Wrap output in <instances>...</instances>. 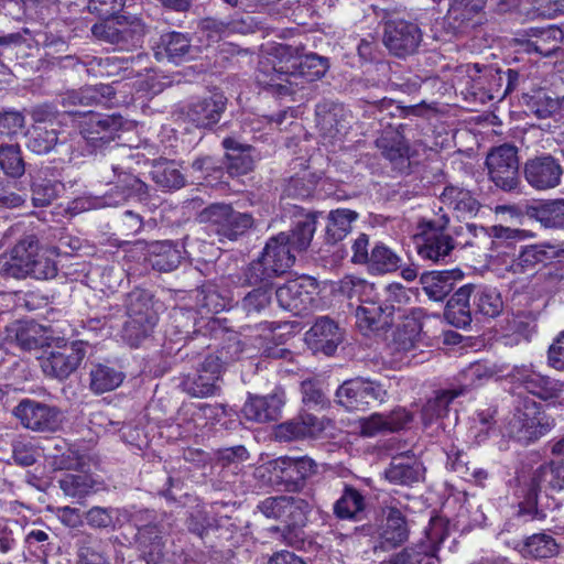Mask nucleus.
<instances>
[{
  "label": "nucleus",
  "instance_id": "7c9ffc66",
  "mask_svg": "<svg viewBox=\"0 0 564 564\" xmlns=\"http://www.w3.org/2000/svg\"><path fill=\"white\" fill-rule=\"evenodd\" d=\"M462 279L463 272L459 269L432 271L421 276V283L431 300L443 301Z\"/></svg>",
  "mask_w": 564,
  "mask_h": 564
},
{
  "label": "nucleus",
  "instance_id": "7ed1b4c3",
  "mask_svg": "<svg viewBox=\"0 0 564 564\" xmlns=\"http://www.w3.org/2000/svg\"><path fill=\"white\" fill-rule=\"evenodd\" d=\"M115 180L108 183H116V186L101 196L85 194L69 202L67 210L70 215H78L85 212L106 207H117L123 204L128 198H145L148 185L137 176L119 171V167L112 166Z\"/></svg>",
  "mask_w": 564,
  "mask_h": 564
},
{
  "label": "nucleus",
  "instance_id": "6ab92c4d",
  "mask_svg": "<svg viewBox=\"0 0 564 564\" xmlns=\"http://www.w3.org/2000/svg\"><path fill=\"white\" fill-rule=\"evenodd\" d=\"M318 127L324 141H341L348 133L352 120L351 113L341 105H332L328 110L317 108Z\"/></svg>",
  "mask_w": 564,
  "mask_h": 564
},
{
  "label": "nucleus",
  "instance_id": "338daca9",
  "mask_svg": "<svg viewBox=\"0 0 564 564\" xmlns=\"http://www.w3.org/2000/svg\"><path fill=\"white\" fill-rule=\"evenodd\" d=\"M25 116L15 109H8L0 112V134L9 138L24 134Z\"/></svg>",
  "mask_w": 564,
  "mask_h": 564
},
{
  "label": "nucleus",
  "instance_id": "f704fd0d",
  "mask_svg": "<svg viewBox=\"0 0 564 564\" xmlns=\"http://www.w3.org/2000/svg\"><path fill=\"white\" fill-rule=\"evenodd\" d=\"M562 36V31L555 26L530 29L525 51L542 56H551L560 48Z\"/></svg>",
  "mask_w": 564,
  "mask_h": 564
},
{
  "label": "nucleus",
  "instance_id": "603ef678",
  "mask_svg": "<svg viewBox=\"0 0 564 564\" xmlns=\"http://www.w3.org/2000/svg\"><path fill=\"white\" fill-rule=\"evenodd\" d=\"M365 508L364 496L352 487H346L334 505V512L340 519H355Z\"/></svg>",
  "mask_w": 564,
  "mask_h": 564
},
{
  "label": "nucleus",
  "instance_id": "58836bf2",
  "mask_svg": "<svg viewBox=\"0 0 564 564\" xmlns=\"http://www.w3.org/2000/svg\"><path fill=\"white\" fill-rule=\"evenodd\" d=\"M414 296L415 292L412 289H406L401 283L393 282L382 288L380 305H382L388 317L393 321L394 314L402 313Z\"/></svg>",
  "mask_w": 564,
  "mask_h": 564
},
{
  "label": "nucleus",
  "instance_id": "2eb2a0df",
  "mask_svg": "<svg viewBox=\"0 0 564 564\" xmlns=\"http://www.w3.org/2000/svg\"><path fill=\"white\" fill-rule=\"evenodd\" d=\"M563 167L552 155L545 154L530 159L524 165V177L530 186L538 191L555 188L560 185Z\"/></svg>",
  "mask_w": 564,
  "mask_h": 564
},
{
  "label": "nucleus",
  "instance_id": "ea45409f",
  "mask_svg": "<svg viewBox=\"0 0 564 564\" xmlns=\"http://www.w3.org/2000/svg\"><path fill=\"white\" fill-rule=\"evenodd\" d=\"M149 264L162 272L176 269L181 262V251L170 241H155L149 246Z\"/></svg>",
  "mask_w": 564,
  "mask_h": 564
},
{
  "label": "nucleus",
  "instance_id": "f3484780",
  "mask_svg": "<svg viewBox=\"0 0 564 564\" xmlns=\"http://www.w3.org/2000/svg\"><path fill=\"white\" fill-rule=\"evenodd\" d=\"M225 414L219 404L203 402L183 404L177 413V423L185 435L196 434L207 425H213Z\"/></svg>",
  "mask_w": 564,
  "mask_h": 564
},
{
  "label": "nucleus",
  "instance_id": "37998d69",
  "mask_svg": "<svg viewBox=\"0 0 564 564\" xmlns=\"http://www.w3.org/2000/svg\"><path fill=\"white\" fill-rule=\"evenodd\" d=\"M502 310V296L496 288L488 285L475 286L473 312L487 317H496Z\"/></svg>",
  "mask_w": 564,
  "mask_h": 564
},
{
  "label": "nucleus",
  "instance_id": "9d476101",
  "mask_svg": "<svg viewBox=\"0 0 564 564\" xmlns=\"http://www.w3.org/2000/svg\"><path fill=\"white\" fill-rule=\"evenodd\" d=\"M488 175L495 185L503 191H512L519 184L518 150L511 144L494 148L487 155Z\"/></svg>",
  "mask_w": 564,
  "mask_h": 564
},
{
  "label": "nucleus",
  "instance_id": "8fccbe9b",
  "mask_svg": "<svg viewBox=\"0 0 564 564\" xmlns=\"http://www.w3.org/2000/svg\"><path fill=\"white\" fill-rule=\"evenodd\" d=\"M523 98L528 109L540 119L558 115V99L553 98L545 89L532 90Z\"/></svg>",
  "mask_w": 564,
  "mask_h": 564
},
{
  "label": "nucleus",
  "instance_id": "13d9d810",
  "mask_svg": "<svg viewBox=\"0 0 564 564\" xmlns=\"http://www.w3.org/2000/svg\"><path fill=\"white\" fill-rule=\"evenodd\" d=\"M59 488L72 498H83L89 495L94 489V480L87 474H66L59 481Z\"/></svg>",
  "mask_w": 564,
  "mask_h": 564
},
{
  "label": "nucleus",
  "instance_id": "0e129e2a",
  "mask_svg": "<svg viewBox=\"0 0 564 564\" xmlns=\"http://www.w3.org/2000/svg\"><path fill=\"white\" fill-rule=\"evenodd\" d=\"M0 166L10 177L18 178L24 174V162L19 145H8L0 150Z\"/></svg>",
  "mask_w": 564,
  "mask_h": 564
},
{
  "label": "nucleus",
  "instance_id": "4d7b16f0",
  "mask_svg": "<svg viewBox=\"0 0 564 564\" xmlns=\"http://www.w3.org/2000/svg\"><path fill=\"white\" fill-rule=\"evenodd\" d=\"M283 507L281 522L288 528L301 527L305 523L307 513L311 511V505L304 499L286 496Z\"/></svg>",
  "mask_w": 564,
  "mask_h": 564
},
{
  "label": "nucleus",
  "instance_id": "5fc2aeb1",
  "mask_svg": "<svg viewBox=\"0 0 564 564\" xmlns=\"http://www.w3.org/2000/svg\"><path fill=\"white\" fill-rule=\"evenodd\" d=\"M318 214L310 213L305 215L302 219H300L290 236V245L296 251L305 250L314 236L316 230V218Z\"/></svg>",
  "mask_w": 564,
  "mask_h": 564
},
{
  "label": "nucleus",
  "instance_id": "0eeeda50",
  "mask_svg": "<svg viewBox=\"0 0 564 564\" xmlns=\"http://www.w3.org/2000/svg\"><path fill=\"white\" fill-rule=\"evenodd\" d=\"M198 220L218 236L229 240L237 239L253 225L250 214L236 212L230 205L224 203L212 204L204 208L198 215Z\"/></svg>",
  "mask_w": 564,
  "mask_h": 564
},
{
  "label": "nucleus",
  "instance_id": "72a5a7b5",
  "mask_svg": "<svg viewBox=\"0 0 564 564\" xmlns=\"http://www.w3.org/2000/svg\"><path fill=\"white\" fill-rule=\"evenodd\" d=\"M424 468L412 457H394L386 470V478L395 485L411 486L423 477Z\"/></svg>",
  "mask_w": 564,
  "mask_h": 564
},
{
  "label": "nucleus",
  "instance_id": "f03ea898",
  "mask_svg": "<svg viewBox=\"0 0 564 564\" xmlns=\"http://www.w3.org/2000/svg\"><path fill=\"white\" fill-rule=\"evenodd\" d=\"M113 95V89L108 85L86 86L80 89L68 90L61 97V102L65 110L69 113L84 115V126L80 137L77 141H84L91 147L93 152L115 140L117 132L121 126L118 118L111 116H102L93 111H77L76 106H91L106 104Z\"/></svg>",
  "mask_w": 564,
  "mask_h": 564
},
{
  "label": "nucleus",
  "instance_id": "c85d7f7f",
  "mask_svg": "<svg viewBox=\"0 0 564 564\" xmlns=\"http://www.w3.org/2000/svg\"><path fill=\"white\" fill-rule=\"evenodd\" d=\"M196 52V47L191 44L186 34L170 32L161 35L155 55L158 59L165 56L169 61L178 64L194 58Z\"/></svg>",
  "mask_w": 564,
  "mask_h": 564
},
{
  "label": "nucleus",
  "instance_id": "e2e57ef3",
  "mask_svg": "<svg viewBox=\"0 0 564 564\" xmlns=\"http://www.w3.org/2000/svg\"><path fill=\"white\" fill-rule=\"evenodd\" d=\"M196 306L200 315L216 314L227 306L226 300L212 286H204L196 292Z\"/></svg>",
  "mask_w": 564,
  "mask_h": 564
},
{
  "label": "nucleus",
  "instance_id": "864d4df0",
  "mask_svg": "<svg viewBox=\"0 0 564 564\" xmlns=\"http://www.w3.org/2000/svg\"><path fill=\"white\" fill-rule=\"evenodd\" d=\"M123 381V373L108 366L98 365L90 372V387L96 393L115 390Z\"/></svg>",
  "mask_w": 564,
  "mask_h": 564
},
{
  "label": "nucleus",
  "instance_id": "49530a36",
  "mask_svg": "<svg viewBox=\"0 0 564 564\" xmlns=\"http://www.w3.org/2000/svg\"><path fill=\"white\" fill-rule=\"evenodd\" d=\"M558 544L555 539L547 533H534L528 536L520 549L524 557L550 558L558 553Z\"/></svg>",
  "mask_w": 564,
  "mask_h": 564
},
{
  "label": "nucleus",
  "instance_id": "09e8293b",
  "mask_svg": "<svg viewBox=\"0 0 564 564\" xmlns=\"http://www.w3.org/2000/svg\"><path fill=\"white\" fill-rule=\"evenodd\" d=\"M358 214L346 208L332 210L327 216L326 235L332 242L344 239L351 230V224L357 219Z\"/></svg>",
  "mask_w": 564,
  "mask_h": 564
},
{
  "label": "nucleus",
  "instance_id": "4be33fe9",
  "mask_svg": "<svg viewBox=\"0 0 564 564\" xmlns=\"http://www.w3.org/2000/svg\"><path fill=\"white\" fill-rule=\"evenodd\" d=\"M275 476L285 484L297 486L316 473L315 462L307 457L281 456L271 462Z\"/></svg>",
  "mask_w": 564,
  "mask_h": 564
},
{
  "label": "nucleus",
  "instance_id": "aec40b11",
  "mask_svg": "<svg viewBox=\"0 0 564 564\" xmlns=\"http://www.w3.org/2000/svg\"><path fill=\"white\" fill-rule=\"evenodd\" d=\"M221 376V362L218 357L208 356L193 378L185 381L187 392L194 397L204 398L218 390Z\"/></svg>",
  "mask_w": 564,
  "mask_h": 564
},
{
  "label": "nucleus",
  "instance_id": "bf43d9fd",
  "mask_svg": "<svg viewBox=\"0 0 564 564\" xmlns=\"http://www.w3.org/2000/svg\"><path fill=\"white\" fill-rule=\"evenodd\" d=\"M192 170L197 180H204L209 185L223 181L225 172L219 160L214 156H200L192 163Z\"/></svg>",
  "mask_w": 564,
  "mask_h": 564
},
{
  "label": "nucleus",
  "instance_id": "774afa93",
  "mask_svg": "<svg viewBox=\"0 0 564 564\" xmlns=\"http://www.w3.org/2000/svg\"><path fill=\"white\" fill-rule=\"evenodd\" d=\"M248 458V451L243 446L223 448L217 453V464L232 474H238L241 469L240 465Z\"/></svg>",
  "mask_w": 564,
  "mask_h": 564
},
{
  "label": "nucleus",
  "instance_id": "f257e3e1",
  "mask_svg": "<svg viewBox=\"0 0 564 564\" xmlns=\"http://www.w3.org/2000/svg\"><path fill=\"white\" fill-rule=\"evenodd\" d=\"M327 68L325 58L314 54L302 56L297 47L279 44L260 57L256 80L279 97L291 96L305 84L322 78Z\"/></svg>",
  "mask_w": 564,
  "mask_h": 564
},
{
  "label": "nucleus",
  "instance_id": "b1692460",
  "mask_svg": "<svg viewBox=\"0 0 564 564\" xmlns=\"http://www.w3.org/2000/svg\"><path fill=\"white\" fill-rule=\"evenodd\" d=\"M513 368L500 361H476L470 364L462 372L465 384L469 387L481 386L490 379H507L512 384Z\"/></svg>",
  "mask_w": 564,
  "mask_h": 564
},
{
  "label": "nucleus",
  "instance_id": "423d86ee",
  "mask_svg": "<svg viewBox=\"0 0 564 564\" xmlns=\"http://www.w3.org/2000/svg\"><path fill=\"white\" fill-rule=\"evenodd\" d=\"M85 344L80 340L47 345L39 357L45 376L64 380L73 373L85 358Z\"/></svg>",
  "mask_w": 564,
  "mask_h": 564
},
{
  "label": "nucleus",
  "instance_id": "4c0bfd02",
  "mask_svg": "<svg viewBox=\"0 0 564 564\" xmlns=\"http://www.w3.org/2000/svg\"><path fill=\"white\" fill-rule=\"evenodd\" d=\"M224 148L229 151L227 158V173L231 176L247 174L253 169L254 159L251 147H241L236 140L227 138L223 141Z\"/></svg>",
  "mask_w": 564,
  "mask_h": 564
},
{
  "label": "nucleus",
  "instance_id": "a878e982",
  "mask_svg": "<svg viewBox=\"0 0 564 564\" xmlns=\"http://www.w3.org/2000/svg\"><path fill=\"white\" fill-rule=\"evenodd\" d=\"M305 341L312 349L332 355L341 341V334L333 319L323 316L305 333Z\"/></svg>",
  "mask_w": 564,
  "mask_h": 564
},
{
  "label": "nucleus",
  "instance_id": "a19ab883",
  "mask_svg": "<svg viewBox=\"0 0 564 564\" xmlns=\"http://www.w3.org/2000/svg\"><path fill=\"white\" fill-rule=\"evenodd\" d=\"M401 257L382 242H376L370 249V259L367 264L373 274H387L401 268Z\"/></svg>",
  "mask_w": 564,
  "mask_h": 564
},
{
  "label": "nucleus",
  "instance_id": "c03bdc74",
  "mask_svg": "<svg viewBox=\"0 0 564 564\" xmlns=\"http://www.w3.org/2000/svg\"><path fill=\"white\" fill-rule=\"evenodd\" d=\"M386 523L382 528V543L388 547H395L408 539V527L400 510L394 507L387 509Z\"/></svg>",
  "mask_w": 564,
  "mask_h": 564
},
{
  "label": "nucleus",
  "instance_id": "2f4dec72",
  "mask_svg": "<svg viewBox=\"0 0 564 564\" xmlns=\"http://www.w3.org/2000/svg\"><path fill=\"white\" fill-rule=\"evenodd\" d=\"M429 545H421L417 549H405L390 561L381 564H421L424 556L434 557L440 544L444 540V533L441 527L432 523L427 532Z\"/></svg>",
  "mask_w": 564,
  "mask_h": 564
},
{
  "label": "nucleus",
  "instance_id": "052dcab7",
  "mask_svg": "<svg viewBox=\"0 0 564 564\" xmlns=\"http://www.w3.org/2000/svg\"><path fill=\"white\" fill-rule=\"evenodd\" d=\"M139 538L142 544L149 542V551H144L148 564H158L163 557V543L161 531L156 525H145L139 529Z\"/></svg>",
  "mask_w": 564,
  "mask_h": 564
},
{
  "label": "nucleus",
  "instance_id": "f8f14e48",
  "mask_svg": "<svg viewBox=\"0 0 564 564\" xmlns=\"http://www.w3.org/2000/svg\"><path fill=\"white\" fill-rule=\"evenodd\" d=\"M13 414L23 427L34 432H55L62 422L57 408L31 399L20 401Z\"/></svg>",
  "mask_w": 564,
  "mask_h": 564
},
{
  "label": "nucleus",
  "instance_id": "c756f323",
  "mask_svg": "<svg viewBox=\"0 0 564 564\" xmlns=\"http://www.w3.org/2000/svg\"><path fill=\"white\" fill-rule=\"evenodd\" d=\"M225 107L226 97L217 93L193 102L187 115L197 127L208 128L219 121Z\"/></svg>",
  "mask_w": 564,
  "mask_h": 564
},
{
  "label": "nucleus",
  "instance_id": "680f3d73",
  "mask_svg": "<svg viewBox=\"0 0 564 564\" xmlns=\"http://www.w3.org/2000/svg\"><path fill=\"white\" fill-rule=\"evenodd\" d=\"M80 564H110L104 543L96 538L85 536L78 549Z\"/></svg>",
  "mask_w": 564,
  "mask_h": 564
},
{
  "label": "nucleus",
  "instance_id": "6e6552de",
  "mask_svg": "<svg viewBox=\"0 0 564 564\" xmlns=\"http://www.w3.org/2000/svg\"><path fill=\"white\" fill-rule=\"evenodd\" d=\"M564 490V458L557 463L540 466L533 474L531 487L524 501L519 503V516L534 519L538 513V492Z\"/></svg>",
  "mask_w": 564,
  "mask_h": 564
},
{
  "label": "nucleus",
  "instance_id": "bb28decb",
  "mask_svg": "<svg viewBox=\"0 0 564 564\" xmlns=\"http://www.w3.org/2000/svg\"><path fill=\"white\" fill-rule=\"evenodd\" d=\"M325 430L323 419L311 413H302L297 417L276 426L275 436L280 441L289 442L305 437H315Z\"/></svg>",
  "mask_w": 564,
  "mask_h": 564
},
{
  "label": "nucleus",
  "instance_id": "ddd939ff",
  "mask_svg": "<svg viewBox=\"0 0 564 564\" xmlns=\"http://www.w3.org/2000/svg\"><path fill=\"white\" fill-rule=\"evenodd\" d=\"M512 386L542 400H552L564 391V382L536 372L531 366H514Z\"/></svg>",
  "mask_w": 564,
  "mask_h": 564
},
{
  "label": "nucleus",
  "instance_id": "4468645a",
  "mask_svg": "<svg viewBox=\"0 0 564 564\" xmlns=\"http://www.w3.org/2000/svg\"><path fill=\"white\" fill-rule=\"evenodd\" d=\"M422 40V33L415 23L404 20H391L384 25L383 43L397 56L414 53Z\"/></svg>",
  "mask_w": 564,
  "mask_h": 564
},
{
  "label": "nucleus",
  "instance_id": "a211bd4d",
  "mask_svg": "<svg viewBox=\"0 0 564 564\" xmlns=\"http://www.w3.org/2000/svg\"><path fill=\"white\" fill-rule=\"evenodd\" d=\"M557 256L555 247L550 245H530L521 249L518 257L501 258L506 270L513 274L534 271L539 264H545Z\"/></svg>",
  "mask_w": 564,
  "mask_h": 564
},
{
  "label": "nucleus",
  "instance_id": "1a4fd4ad",
  "mask_svg": "<svg viewBox=\"0 0 564 564\" xmlns=\"http://www.w3.org/2000/svg\"><path fill=\"white\" fill-rule=\"evenodd\" d=\"M544 415L540 411L538 403L531 399L522 402L521 406L516 409L512 417L506 425V431L511 438L521 443H530L549 430V424L543 423Z\"/></svg>",
  "mask_w": 564,
  "mask_h": 564
},
{
  "label": "nucleus",
  "instance_id": "a18cd8bd",
  "mask_svg": "<svg viewBox=\"0 0 564 564\" xmlns=\"http://www.w3.org/2000/svg\"><path fill=\"white\" fill-rule=\"evenodd\" d=\"M463 394L462 389L441 390L427 400L422 409V420L425 425L447 415L452 401Z\"/></svg>",
  "mask_w": 564,
  "mask_h": 564
},
{
  "label": "nucleus",
  "instance_id": "5701e85b",
  "mask_svg": "<svg viewBox=\"0 0 564 564\" xmlns=\"http://www.w3.org/2000/svg\"><path fill=\"white\" fill-rule=\"evenodd\" d=\"M440 200L458 219L476 217L481 208L475 195L467 188L458 185H447L440 194Z\"/></svg>",
  "mask_w": 564,
  "mask_h": 564
},
{
  "label": "nucleus",
  "instance_id": "69168bd1",
  "mask_svg": "<svg viewBox=\"0 0 564 564\" xmlns=\"http://www.w3.org/2000/svg\"><path fill=\"white\" fill-rule=\"evenodd\" d=\"M57 132L39 127L33 128L28 141V148L36 154H46L57 144Z\"/></svg>",
  "mask_w": 564,
  "mask_h": 564
},
{
  "label": "nucleus",
  "instance_id": "412c9836",
  "mask_svg": "<svg viewBox=\"0 0 564 564\" xmlns=\"http://www.w3.org/2000/svg\"><path fill=\"white\" fill-rule=\"evenodd\" d=\"M284 404V394L281 390L265 397H249L242 408V415L251 422L264 423L280 417Z\"/></svg>",
  "mask_w": 564,
  "mask_h": 564
},
{
  "label": "nucleus",
  "instance_id": "473e14b6",
  "mask_svg": "<svg viewBox=\"0 0 564 564\" xmlns=\"http://www.w3.org/2000/svg\"><path fill=\"white\" fill-rule=\"evenodd\" d=\"M39 251V242L35 237L28 236L20 240L12 249L10 259L6 264L7 273L15 279L26 278L28 273L20 271L24 270V265L31 268Z\"/></svg>",
  "mask_w": 564,
  "mask_h": 564
},
{
  "label": "nucleus",
  "instance_id": "79ce46f5",
  "mask_svg": "<svg viewBox=\"0 0 564 564\" xmlns=\"http://www.w3.org/2000/svg\"><path fill=\"white\" fill-rule=\"evenodd\" d=\"M422 312L419 308H412L410 315L401 314L399 317H405V321L398 327L394 343L398 350L410 351L416 346V341L422 330Z\"/></svg>",
  "mask_w": 564,
  "mask_h": 564
},
{
  "label": "nucleus",
  "instance_id": "20e7f679",
  "mask_svg": "<svg viewBox=\"0 0 564 564\" xmlns=\"http://www.w3.org/2000/svg\"><path fill=\"white\" fill-rule=\"evenodd\" d=\"M126 307L128 319L122 329V337L131 347H138L151 335L158 323L152 294L135 289L128 294Z\"/></svg>",
  "mask_w": 564,
  "mask_h": 564
},
{
  "label": "nucleus",
  "instance_id": "393cba45",
  "mask_svg": "<svg viewBox=\"0 0 564 564\" xmlns=\"http://www.w3.org/2000/svg\"><path fill=\"white\" fill-rule=\"evenodd\" d=\"M294 248L290 245V236L288 232H280L272 237L265 245L263 250L264 261L270 265L275 276L285 273L294 263Z\"/></svg>",
  "mask_w": 564,
  "mask_h": 564
},
{
  "label": "nucleus",
  "instance_id": "de8ad7c7",
  "mask_svg": "<svg viewBox=\"0 0 564 564\" xmlns=\"http://www.w3.org/2000/svg\"><path fill=\"white\" fill-rule=\"evenodd\" d=\"M392 324L380 303L358 305L356 308V325L360 332L367 334L383 326Z\"/></svg>",
  "mask_w": 564,
  "mask_h": 564
},
{
  "label": "nucleus",
  "instance_id": "3c124183",
  "mask_svg": "<svg viewBox=\"0 0 564 564\" xmlns=\"http://www.w3.org/2000/svg\"><path fill=\"white\" fill-rule=\"evenodd\" d=\"M63 191L64 184L61 181L39 177L31 185L32 204L34 207L48 206Z\"/></svg>",
  "mask_w": 564,
  "mask_h": 564
},
{
  "label": "nucleus",
  "instance_id": "e433bc0d",
  "mask_svg": "<svg viewBox=\"0 0 564 564\" xmlns=\"http://www.w3.org/2000/svg\"><path fill=\"white\" fill-rule=\"evenodd\" d=\"M338 291L348 299H357L359 305L380 303V292L376 285L361 278L347 275L339 281Z\"/></svg>",
  "mask_w": 564,
  "mask_h": 564
},
{
  "label": "nucleus",
  "instance_id": "39448f33",
  "mask_svg": "<svg viewBox=\"0 0 564 564\" xmlns=\"http://www.w3.org/2000/svg\"><path fill=\"white\" fill-rule=\"evenodd\" d=\"M449 224L447 215L433 219H424L419 226L415 236L417 254L431 262H446L455 249L454 238L446 232Z\"/></svg>",
  "mask_w": 564,
  "mask_h": 564
},
{
  "label": "nucleus",
  "instance_id": "cd10ccee",
  "mask_svg": "<svg viewBox=\"0 0 564 564\" xmlns=\"http://www.w3.org/2000/svg\"><path fill=\"white\" fill-rule=\"evenodd\" d=\"M7 336L23 350L47 345L48 330L33 321H15L7 326Z\"/></svg>",
  "mask_w": 564,
  "mask_h": 564
},
{
  "label": "nucleus",
  "instance_id": "dca6fc26",
  "mask_svg": "<svg viewBox=\"0 0 564 564\" xmlns=\"http://www.w3.org/2000/svg\"><path fill=\"white\" fill-rule=\"evenodd\" d=\"M310 288L314 289V284L306 278L289 281L276 290V301L283 310L293 315H303L314 305V296Z\"/></svg>",
  "mask_w": 564,
  "mask_h": 564
},
{
  "label": "nucleus",
  "instance_id": "9b49d317",
  "mask_svg": "<svg viewBox=\"0 0 564 564\" xmlns=\"http://www.w3.org/2000/svg\"><path fill=\"white\" fill-rule=\"evenodd\" d=\"M338 402L348 411H364L370 401L383 402L386 389L378 382L356 378L345 381L336 392Z\"/></svg>",
  "mask_w": 564,
  "mask_h": 564
},
{
  "label": "nucleus",
  "instance_id": "c9c22d12",
  "mask_svg": "<svg viewBox=\"0 0 564 564\" xmlns=\"http://www.w3.org/2000/svg\"><path fill=\"white\" fill-rule=\"evenodd\" d=\"M252 31L251 19H231L220 21L216 19H206L202 23V34L209 42H217L232 33L246 34Z\"/></svg>",
  "mask_w": 564,
  "mask_h": 564
},
{
  "label": "nucleus",
  "instance_id": "6e6d98bb",
  "mask_svg": "<svg viewBox=\"0 0 564 564\" xmlns=\"http://www.w3.org/2000/svg\"><path fill=\"white\" fill-rule=\"evenodd\" d=\"M151 174L153 181L163 188L177 189L184 185V176L174 162L154 164Z\"/></svg>",
  "mask_w": 564,
  "mask_h": 564
}]
</instances>
